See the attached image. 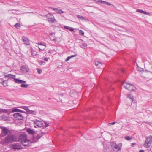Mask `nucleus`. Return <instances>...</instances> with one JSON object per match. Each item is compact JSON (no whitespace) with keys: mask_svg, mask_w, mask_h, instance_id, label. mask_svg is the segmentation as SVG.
<instances>
[{"mask_svg":"<svg viewBox=\"0 0 152 152\" xmlns=\"http://www.w3.org/2000/svg\"><path fill=\"white\" fill-rule=\"evenodd\" d=\"M17 137L15 134L12 133L8 134L4 138L3 140L4 143L9 144L15 142L17 140Z\"/></svg>","mask_w":152,"mask_h":152,"instance_id":"f257e3e1","label":"nucleus"},{"mask_svg":"<svg viewBox=\"0 0 152 152\" xmlns=\"http://www.w3.org/2000/svg\"><path fill=\"white\" fill-rule=\"evenodd\" d=\"M146 140L143 146L146 148L152 146V136L151 135L145 137Z\"/></svg>","mask_w":152,"mask_h":152,"instance_id":"f03ea898","label":"nucleus"},{"mask_svg":"<svg viewBox=\"0 0 152 152\" xmlns=\"http://www.w3.org/2000/svg\"><path fill=\"white\" fill-rule=\"evenodd\" d=\"M122 84L124 87H126L127 86H129V88L127 89L131 91H135L136 90V87L132 85L127 82H124Z\"/></svg>","mask_w":152,"mask_h":152,"instance_id":"7ed1b4c3","label":"nucleus"},{"mask_svg":"<svg viewBox=\"0 0 152 152\" xmlns=\"http://www.w3.org/2000/svg\"><path fill=\"white\" fill-rule=\"evenodd\" d=\"M2 129V132L3 134L2 136H7L8 134L11 133L12 132L11 131L8 130L6 127H1V128Z\"/></svg>","mask_w":152,"mask_h":152,"instance_id":"20e7f679","label":"nucleus"},{"mask_svg":"<svg viewBox=\"0 0 152 152\" xmlns=\"http://www.w3.org/2000/svg\"><path fill=\"white\" fill-rule=\"evenodd\" d=\"M43 123L41 121L36 120L34 121V126L35 127H41L43 126Z\"/></svg>","mask_w":152,"mask_h":152,"instance_id":"39448f33","label":"nucleus"},{"mask_svg":"<svg viewBox=\"0 0 152 152\" xmlns=\"http://www.w3.org/2000/svg\"><path fill=\"white\" fill-rule=\"evenodd\" d=\"M46 17L48 19V21L49 22L53 23L56 22L55 19L53 15L49 13L46 15Z\"/></svg>","mask_w":152,"mask_h":152,"instance_id":"423d86ee","label":"nucleus"},{"mask_svg":"<svg viewBox=\"0 0 152 152\" xmlns=\"http://www.w3.org/2000/svg\"><path fill=\"white\" fill-rule=\"evenodd\" d=\"M21 143L22 145L25 147V148L29 147L31 143V141L27 139L22 141Z\"/></svg>","mask_w":152,"mask_h":152,"instance_id":"0eeeda50","label":"nucleus"},{"mask_svg":"<svg viewBox=\"0 0 152 152\" xmlns=\"http://www.w3.org/2000/svg\"><path fill=\"white\" fill-rule=\"evenodd\" d=\"M47 129L44 128H43L42 130V132L40 133L37 135V138L38 139L40 138L43 135L45 134L47 132H45V131H47Z\"/></svg>","mask_w":152,"mask_h":152,"instance_id":"6e6552de","label":"nucleus"},{"mask_svg":"<svg viewBox=\"0 0 152 152\" xmlns=\"http://www.w3.org/2000/svg\"><path fill=\"white\" fill-rule=\"evenodd\" d=\"M13 117L15 118L20 120H23V116L22 115L18 113H15L13 115Z\"/></svg>","mask_w":152,"mask_h":152,"instance_id":"1a4fd4ad","label":"nucleus"},{"mask_svg":"<svg viewBox=\"0 0 152 152\" xmlns=\"http://www.w3.org/2000/svg\"><path fill=\"white\" fill-rule=\"evenodd\" d=\"M122 144L120 143L118 144H116L114 147H113V150L115 151H118L121 150L122 147Z\"/></svg>","mask_w":152,"mask_h":152,"instance_id":"9d476101","label":"nucleus"},{"mask_svg":"<svg viewBox=\"0 0 152 152\" xmlns=\"http://www.w3.org/2000/svg\"><path fill=\"white\" fill-rule=\"evenodd\" d=\"M21 70L23 73H26L29 70V68L27 65H23L21 67Z\"/></svg>","mask_w":152,"mask_h":152,"instance_id":"9b49d317","label":"nucleus"},{"mask_svg":"<svg viewBox=\"0 0 152 152\" xmlns=\"http://www.w3.org/2000/svg\"><path fill=\"white\" fill-rule=\"evenodd\" d=\"M22 39L25 43V44L26 45H30V40L27 37H25L24 36H23L22 37Z\"/></svg>","mask_w":152,"mask_h":152,"instance_id":"f8f14e48","label":"nucleus"},{"mask_svg":"<svg viewBox=\"0 0 152 152\" xmlns=\"http://www.w3.org/2000/svg\"><path fill=\"white\" fill-rule=\"evenodd\" d=\"M12 148L15 149H21L22 148V146L21 145L14 143L12 145Z\"/></svg>","mask_w":152,"mask_h":152,"instance_id":"ddd939ff","label":"nucleus"},{"mask_svg":"<svg viewBox=\"0 0 152 152\" xmlns=\"http://www.w3.org/2000/svg\"><path fill=\"white\" fill-rule=\"evenodd\" d=\"M26 139V137L25 135L21 134L20 135L19 137V140L21 142V141L24 140L25 139Z\"/></svg>","mask_w":152,"mask_h":152,"instance_id":"4468645a","label":"nucleus"},{"mask_svg":"<svg viewBox=\"0 0 152 152\" xmlns=\"http://www.w3.org/2000/svg\"><path fill=\"white\" fill-rule=\"evenodd\" d=\"M136 12H138L142 13H143L146 15H150L151 14L150 13L147 12H146V11H143L142 10H140V9H137L136 10Z\"/></svg>","mask_w":152,"mask_h":152,"instance_id":"2eb2a0df","label":"nucleus"},{"mask_svg":"<svg viewBox=\"0 0 152 152\" xmlns=\"http://www.w3.org/2000/svg\"><path fill=\"white\" fill-rule=\"evenodd\" d=\"M14 81L17 83H25L26 82L25 81H23L21 80L15 78Z\"/></svg>","mask_w":152,"mask_h":152,"instance_id":"dca6fc26","label":"nucleus"},{"mask_svg":"<svg viewBox=\"0 0 152 152\" xmlns=\"http://www.w3.org/2000/svg\"><path fill=\"white\" fill-rule=\"evenodd\" d=\"M52 9L54 10L55 11H56V12L60 13V14H61L63 13L64 12L62 10H60V9L57 8H52Z\"/></svg>","mask_w":152,"mask_h":152,"instance_id":"f3484780","label":"nucleus"},{"mask_svg":"<svg viewBox=\"0 0 152 152\" xmlns=\"http://www.w3.org/2000/svg\"><path fill=\"white\" fill-rule=\"evenodd\" d=\"M4 77H9L10 78H12L14 80V79L16 77V76L15 75L11 74H7L4 76Z\"/></svg>","mask_w":152,"mask_h":152,"instance_id":"a211bd4d","label":"nucleus"},{"mask_svg":"<svg viewBox=\"0 0 152 152\" xmlns=\"http://www.w3.org/2000/svg\"><path fill=\"white\" fill-rule=\"evenodd\" d=\"M98 2H100L102 3H103L104 4H106V5L109 6L112 5V6H113V5L111 4L109 2H106L105 1L101 0H99V1H98Z\"/></svg>","mask_w":152,"mask_h":152,"instance_id":"6ab92c4d","label":"nucleus"},{"mask_svg":"<svg viewBox=\"0 0 152 152\" xmlns=\"http://www.w3.org/2000/svg\"><path fill=\"white\" fill-rule=\"evenodd\" d=\"M27 132L29 134H34L35 132L33 130L29 128L27 129Z\"/></svg>","mask_w":152,"mask_h":152,"instance_id":"aec40b11","label":"nucleus"},{"mask_svg":"<svg viewBox=\"0 0 152 152\" xmlns=\"http://www.w3.org/2000/svg\"><path fill=\"white\" fill-rule=\"evenodd\" d=\"M127 98H128L130 99L131 102H132L134 100V96L131 94H129L127 96Z\"/></svg>","mask_w":152,"mask_h":152,"instance_id":"412c9836","label":"nucleus"},{"mask_svg":"<svg viewBox=\"0 0 152 152\" xmlns=\"http://www.w3.org/2000/svg\"><path fill=\"white\" fill-rule=\"evenodd\" d=\"M9 112V110L5 109H0V114H1L2 113H7Z\"/></svg>","mask_w":152,"mask_h":152,"instance_id":"4be33fe9","label":"nucleus"},{"mask_svg":"<svg viewBox=\"0 0 152 152\" xmlns=\"http://www.w3.org/2000/svg\"><path fill=\"white\" fill-rule=\"evenodd\" d=\"M12 112H20L21 113H26L25 112H23L22 110H20L19 109H17V108H14L12 110Z\"/></svg>","mask_w":152,"mask_h":152,"instance_id":"5701e85b","label":"nucleus"},{"mask_svg":"<svg viewBox=\"0 0 152 152\" xmlns=\"http://www.w3.org/2000/svg\"><path fill=\"white\" fill-rule=\"evenodd\" d=\"M95 63L96 66L98 67V68H101V66H102V64L101 63L98 61H96L95 62Z\"/></svg>","mask_w":152,"mask_h":152,"instance_id":"b1692460","label":"nucleus"},{"mask_svg":"<svg viewBox=\"0 0 152 152\" xmlns=\"http://www.w3.org/2000/svg\"><path fill=\"white\" fill-rule=\"evenodd\" d=\"M0 83L1 84H3L4 87L7 86V80L1 81Z\"/></svg>","mask_w":152,"mask_h":152,"instance_id":"393cba45","label":"nucleus"},{"mask_svg":"<svg viewBox=\"0 0 152 152\" xmlns=\"http://www.w3.org/2000/svg\"><path fill=\"white\" fill-rule=\"evenodd\" d=\"M64 28L67 29H69L71 31H73L74 30V29L72 27H71L67 26H64Z\"/></svg>","mask_w":152,"mask_h":152,"instance_id":"a878e982","label":"nucleus"},{"mask_svg":"<svg viewBox=\"0 0 152 152\" xmlns=\"http://www.w3.org/2000/svg\"><path fill=\"white\" fill-rule=\"evenodd\" d=\"M26 111L27 113L28 114H33L34 112V111L30 110L28 108V107L27 109H26Z\"/></svg>","mask_w":152,"mask_h":152,"instance_id":"bb28decb","label":"nucleus"},{"mask_svg":"<svg viewBox=\"0 0 152 152\" xmlns=\"http://www.w3.org/2000/svg\"><path fill=\"white\" fill-rule=\"evenodd\" d=\"M77 16L78 19H80L81 20H86V18L83 16H81L80 15H77Z\"/></svg>","mask_w":152,"mask_h":152,"instance_id":"cd10ccee","label":"nucleus"},{"mask_svg":"<svg viewBox=\"0 0 152 152\" xmlns=\"http://www.w3.org/2000/svg\"><path fill=\"white\" fill-rule=\"evenodd\" d=\"M50 39L51 41H53L56 42H57V38L54 37H50Z\"/></svg>","mask_w":152,"mask_h":152,"instance_id":"c85d7f7f","label":"nucleus"},{"mask_svg":"<svg viewBox=\"0 0 152 152\" xmlns=\"http://www.w3.org/2000/svg\"><path fill=\"white\" fill-rule=\"evenodd\" d=\"M87 46V45L85 43H83L80 45V47L82 48H85Z\"/></svg>","mask_w":152,"mask_h":152,"instance_id":"c756f323","label":"nucleus"},{"mask_svg":"<svg viewBox=\"0 0 152 152\" xmlns=\"http://www.w3.org/2000/svg\"><path fill=\"white\" fill-rule=\"evenodd\" d=\"M24 83H21V86L22 88H27L28 86V84H24Z\"/></svg>","mask_w":152,"mask_h":152,"instance_id":"7c9ffc66","label":"nucleus"},{"mask_svg":"<svg viewBox=\"0 0 152 152\" xmlns=\"http://www.w3.org/2000/svg\"><path fill=\"white\" fill-rule=\"evenodd\" d=\"M116 145V142H112L110 143V145L111 146L112 149L113 148V147H114Z\"/></svg>","mask_w":152,"mask_h":152,"instance_id":"2f4dec72","label":"nucleus"},{"mask_svg":"<svg viewBox=\"0 0 152 152\" xmlns=\"http://www.w3.org/2000/svg\"><path fill=\"white\" fill-rule=\"evenodd\" d=\"M125 139L128 140H130L132 139V137L129 136H127L125 137Z\"/></svg>","mask_w":152,"mask_h":152,"instance_id":"473e14b6","label":"nucleus"},{"mask_svg":"<svg viewBox=\"0 0 152 152\" xmlns=\"http://www.w3.org/2000/svg\"><path fill=\"white\" fill-rule=\"evenodd\" d=\"M14 26L15 28H17L18 27H20L21 26L20 24L18 23H16V24L14 25Z\"/></svg>","mask_w":152,"mask_h":152,"instance_id":"72a5a7b5","label":"nucleus"},{"mask_svg":"<svg viewBox=\"0 0 152 152\" xmlns=\"http://www.w3.org/2000/svg\"><path fill=\"white\" fill-rule=\"evenodd\" d=\"M79 34L80 35L83 36L84 34V32L82 30H79Z\"/></svg>","mask_w":152,"mask_h":152,"instance_id":"f704fd0d","label":"nucleus"},{"mask_svg":"<svg viewBox=\"0 0 152 152\" xmlns=\"http://www.w3.org/2000/svg\"><path fill=\"white\" fill-rule=\"evenodd\" d=\"M44 123L45 124V128L49 126V124L46 121H45Z\"/></svg>","mask_w":152,"mask_h":152,"instance_id":"c9c22d12","label":"nucleus"},{"mask_svg":"<svg viewBox=\"0 0 152 152\" xmlns=\"http://www.w3.org/2000/svg\"><path fill=\"white\" fill-rule=\"evenodd\" d=\"M38 72L39 74H41L42 73V70L41 69H37Z\"/></svg>","mask_w":152,"mask_h":152,"instance_id":"e433bc0d","label":"nucleus"},{"mask_svg":"<svg viewBox=\"0 0 152 152\" xmlns=\"http://www.w3.org/2000/svg\"><path fill=\"white\" fill-rule=\"evenodd\" d=\"M20 107L26 110V109H27L28 107L26 106H22Z\"/></svg>","mask_w":152,"mask_h":152,"instance_id":"4c0bfd02","label":"nucleus"},{"mask_svg":"<svg viewBox=\"0 0 152 152\" xmlns=\"http://www.w3.org/2000/svg\"><path fill=\"white\" fill-rule=\"evenodd\" d=\"M45 62L42 61H39V64L40 65H42V64H43V63H45Z\"/></svg>","mask_w":152,"mask_h":152,"instance_id":"58836bf2","label":"nucleus"},{"mask_svg":"<svg viewBox=\"0 0 152 152\" xmlns=\"http://www.w3.org/2000/svg\"><path fill=\"white\" fill-rule=\"evenodd\" d=\"M71 58L70 56H68L66 59V61H67L69 60Z\"/></svg>","mask_w":152,"mask_h":152,"instance_id":"ea45409f","label":"nucleus"},{"mask_svg":"<svg viewBox=\"0 0 152 152\" xmlns=\"http://www.w3.org/2000/svg\"><path fill=\"white\" fill-rule=\"evenodd\" d=\"M39 45H43V46H45V48L46 47V45L45 44V43H43V44H42V43H41L39 44Z\"/></svg>","mask_w":152,"mask_h":152,"instance_id":"a19ab883","label":"nucleus"},{"mask_svg":"<svg viewBox=\"0 0 152 152\" xmlns=\"http://www.w3.org/2000/svg\"><path fill=\"white\" fill-rule=\"evenodd\" d=\"M48 58H44V60L45 61H48Z\"/></svg>","mask_w":152,"mask_h":152,"instance_id":"79ce46f5","label":"nucleus"},{"mask_svg":"<svg viewBox=\"0 0 152 152\" xmlns=\"http://www.w3.org/2000/svg\"><path fill=\"white\" fill-rule=\"evenodd\" d=\"M76 54H75V55H72L71 56H70L71 58L73 57H75L76 56Z\"/></svg>","mask_w":152,"mask_h":152,"instance_id":"37998d69","label":"nucleus"},{"mask_svg":"<svg viewBox=\"0 0 152 152\" xmlns=\"http://www.w3.org/2000/svg\"><path fill=\"white\" fill-rule=\"evenodd\" d=\"M38 48L40 50H44L45 49V48H41L40 47H39Z\"/></svg>","mask_w":152,"mask_h":152,"instance_id":"c03bdc74","label":"nucleus"},{"mask_svg":"<svg viewBox=\"0 0 152 152\" xmlns=\"http://www.w3.org/2000/svg\"><path fill=\"white\" fill-rule=\"evenodd\" d=\"M115 123V122H112V123H110V124H111L113 125V124H114Z\"/></svg>","mask_w":152,"mask_h":152,"instance_id":"a18cd8bd","label":"nucleus"},{"mask_svg":"<svg viewBox=\"0 0 152 152\" xmlns=\"http://www.w3.org/2000/svg\"><path fill=\"white\" fill-rule=\"evenodd\" d=\"M135 144H135V143H132V147H134V145H135Z\"/></svg>","mask_w":152,"mask_h":152,"instance_id":"49530a36","label":"nucleus"},{"mask_svg":"<svg viewBox=\"0 0 152 152\" xmlns=\"http://www.w3.org/2000/svg\"><path fill=\"white\" fill-rule=\"evenodd\" d=\"M124 88H126V89H128V88H129V86H127L126 87H124Z\"/></svg>","mask_w":152,"mask_h":152,"instance_id":"de8ad7c7","label":"nucleus"},{"mask_svg":"<svg viewBox=\"0 0 152 152\" xmlns=\"http://www.w3.org/2000/svg\"><path fill=\"white\" fill-rule=\"evenodd\" d=\"M139 152H144V151L142 150H141Z\"/></svg>","mask_w":152,"mask_h":152,"instance_id":"09e8293b","label":"nucleus"},{"mask_svg":"<svg viewBox=\"0 0 152 152\" xmlns=\"http://www.w3.org/2000/svg\"><path fill=\"white\" fill-rule=\"evenodd\" d=\"M145 71H146L147 72H151V73H152V71H147V70H145Z\"/></svg>","mask_w":152,"mask_h":152,"instance_id":"8fccbe9b","label":"nucleus"},{"mask_svg":"<svg viewBox=\"0 0 152 152\" xmlns=\"http://www.w3.org/2000/svg\"><path fill=\"white\" fill-rule=\"evenodd\" d=\"M94 1H99V0H94Z\"/></svg>","mask_w":152,"mask_h":152,"instance_id":"3c124183","label":"nucleus"},{"mask_svg":"<svg viewBox=\"0 0 152 152\" xmlns=\"http://www.w3.org/2000/svg\"><path fill=\"white\" fill-rule=\"evenodd\" d=\"M35 56H38V55L37 54H36L35 55Z\"/></svg>","mask_w":152,"mask_h":152,"instance_id":"603ef678","label":"nucleus"},{"mask_svg":"<svg viewBox=\"0 0 152 152\" xmlns=\"http://www.w3.org/2000/svg\"><path fill=\"white\" fill-rule=\"evenodd\" d=\"M122 72H124V70H122Z\"/></svg>","mask_w":152,"mask_h":152,"instance_id":"864d4df0","label":"nucleus"},{"mask_svg":"<svg viewBox=\"0 0 152 152\" xmlns=\"http://www.w3.org/2000/svg\"><path fill=\"white\" fill-rule=\"evenodd\" d=\"M151 64L152 65V62L151 63Z\"/></svg>","mask_w":152,"mask_h":152,"instance_id":"5fc2aeb1","label":"nucleus"}]
</instances>
